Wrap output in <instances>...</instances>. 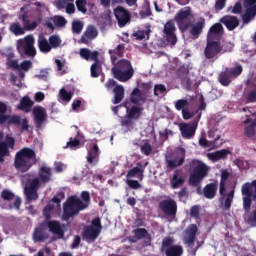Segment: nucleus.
I'll return each mask as SVG.
<instances>
[{
    "instance_id": "f257e3e1",
    "label": "nucleus",
    "mask_w": 256,
    "mask_h": 256,
    "mask_svg": "<svg viewBox=\"0 0 256 256\" xmlns=\"http://www.w3.org/2000/svg\"><path fill=\"white\" fill-rule=\"evenodd\" d=\"M190 175H189V185L192 187H197L196 191L198 195H201V183L207 175H209V166L200 160H192L189 163Z\"/></svg>"
},
{
    "instance_id": "f03ea898",
    "label": "nucleus",
    "mask_w": 256,
    "mask_h": 256,
    "mask_svg": "<svg viewBox=\"0 0 256 256\" xmlns=\"http://www.w3.org/2000/svg\"><path fill=\"white\" fill-rule=\"evenodd\" d=\"M227 179H229V172L224 170L221 173L220 183H219V203L220 206L224 207L225 211L231 210V205H233V199H235V188L227 193ZM227 193V194H226Z\"/></svg>"
},
{
    "instance_id": "7ed1b4c3",
    "label": "nucleus",
    "mask_w": 256,
    "mask_h": 256,
    "mask_svg": "<svg viewBox=\"0 0 256 256\" xmlns=\"http://www.w3.org/2000/svg\"><path fill=\"white\" fill-rule=\"evenodd\" d=\"M87 209V204L83 203L77 196H70L63 204L62 221H69L77 217L81 211Z\"/></svg>"
},
{
    "instance_id": "20e7f679",
    "label": "nucleus",
    "mask_w": 256,
    "mask_h": 256,
    "mask_svg": "<svg viewBox=\"0 0 256 256\" xmlns=\"http://www.w3.org/2000/svg\"><path fill=\"white\" fill-rule=\"evenodd\" d=\"M111 72L114 79H117V81H120L121 83H126V81H129L135 74L131 61L127 59L119 60L118 63L112 67Z\"/></svg>"
},
{
    "instance_id": "39448f33",
    "label": "nucleus",
    "mask_w": 256,
    "mask_h": 256,
    "mask_svg": "<svg viewBox=\"0 0 256 256\" xmlns=\"http://www.w3.org/2000/svg\"><path fill=\"white\" fill-rule=\"evenodd\" d=\"M7 113V104L0 102V125L8 123V125H16V127L21 126L22 131H29V120L24 118L21 120L19 115H6Z\"/></svg>"
},
{
    "instance_id": "423d86ee",
    "label": "nucleus",
    "mask_w": 256,
    "mask_h": 256,
    "mask_svg": "<svg viewBox=\"0 0 256 256\" xmlns=\"http://www.w3.org/2000/svg\"><path fill=\"white\" fill-rule=\"evenodd\" d=\"M241 193L243 196V209L246 213H249L253 201H256V180L244 183L241 188Z\"/></svg>"
},
{
    "instance_id": "0eeeda50",
    "label": "nucleus",
    "mask_w": 256,
    "mask_h": 256,
    "mask_svg": "<svg viewBox=\"0 0 256 256\" xmlns=\"http://www.w3.org/2000/svg\"><path fill=\"white\" fill-rule=\"evenodd\" d=\"M243 73V66L237 64L234 68L226 67L218 76V81L223 87H229L232 79H237Z\"/></svg>"
},
{
    "instance_id": "6e6552de",
    "label": "nucleus",
    "mask_w": 256,
    "mask_h": 256,
    "mask_svg": "<svg viewBox=\"0 0 256 256\" xmlns=\"http://www.w3.org/2000/svg\"><path fill=\"white\" fill-rule=\"evenodd\" d=\"M40 181L39 178L29 179L27 185L24 188V195H26L27 203H33V201H37L39 199V186Z\"/></svg>"
},
{
    "instance_id": "1a4fd4ad",
    "label": "nucleus",
    "mask_w": 256,
    "mask_h": 256,
    "mask_svg": "<svg viewBox=\"0 0 256 256\" xmlns=\"http://www.w3.org/2000/svg\"><path fill=\"white\" fill-rule=\"evenodd\" d=\"M19 53H23L26 57H35L37 50L35 49V38L31 35L26 36L24 41H20L18 44Z\"/></svg>"
},
{
    "instance_id": "9d476101",
    "label": "nucleus",
    "mask_w": 256,
    "mask_h": 256,
    "mask_svg": "<svg viewBox=\"0 0 256 256\" xmlns=\"http://www.w3.org/2000/svg\"><path fill=\"white\" fill-rule=\"evenodd\" d=\"M223 51V46L217 40H207L206 47L204 49V57L209 61H216L219 53Z\"/></svg>"
},
{
    "instance_id": "9b49d317",
    "label": "nucleus",
    "mask_w": 256,
    "mask_h": 256,
    "mask_svg": "<svg viewBox=\"0 0 256 256\" xmlns=\"http://www.w3.org/2000/svg\"><path fill=\"white\" fill-rule=\"evenodd\" d=\"M191 17V8L186 7L179 10V12L175 15L174 21H176L178 28L180 31H187L189 27H191V22L187 21Z\"/></svg>"
},
{
    "instance_id": "f8f14e48",
    "label": "nucleus",
    "mask_w": 256,
    "mask_h": 256,
    "mask_svg": "<svg viewBox=\"0 0 256 256\" xmlns=\"http://www.w3.org/2000/svg\"><path fill=\"white\" fill-rule=\"evenodd\" d=\"M177 27H175V20L170 19L164 24L163 34L165 35V39L168 45L171 47H175L177 45Z\"/></svg>"
},
{
    "instance_id": "ddd939ff",
    "label": "nucleus",
    "mask_w": 256,
    "mask_h": 256,
    "mask_svg": "<svg viewBox=\"0 0 256 256\" xmlns=\"http://www.w3.org/2000/svg\"><path fill=\"white\" fill-rule=\"evenodd\" d=\"M158 207L166 217H177V202L173 198L160 201Z\"/></svg>"
},
{
    "instance_id": "4468645a",
    "label": "nucleus",
    "mask_w": 256,
    "mask_h": 256,
    "mask_svg": "<svg viewBox=\"0 0 256 256\" xmlns=\"http://www.w3.org/2000/svg\"><path fill=\"white\" fill-rule=\"evenodd\" d=\"M114 17L118 22V27H125L127 23H131V13L123 6H118L114 9Z\"/></svg>"
},
{
    "instance_id": "2eb2a0df",
    "label": "nucleus",
    "mask_w": 256,
    "mask_h": 256,
    "mask_svg": "<svg viewBox=\"0 0 256 256\" xmlns=\"http://www.w3.org/2000/svg\"><path fill=\"white\" fill-rule=\"evenodd\" d=\"M15 148V138L7 135L4 142H0V163H5V157H9V149Z\"/></svg>"
},
{
    "instance_id": "dca6fc26",
    "label": "nucleus",
    "mask_w": 256,
    "mask_h": 256,
    "mask_svg": "<svg viewBox=\"0 0 256 256\" xmlns=\"http://www.w3.org/2000/svg\"><path fill=\"white\" fill-rule=\"evenodd\" d=\"M46 229H49L50 233L57 235L59 239H63L65 237V224H61V222L57 220L44 221Z\"/></svg>"
},
{
    "instance_id": "f3484780",
    "label": "nucleus",
    "mask_w": 256,
    "mask_h": 256,
    "mask_svg": "<svg viewBox=\"0 0 256 256\" xmlns=\"http://www.w3.org/2000/svg\"><path fill=\"white\" fill-rule=\"evenodd\" d=\"M34 116V125L36 129H41L43 123L47 121V110L42 106H35L32 110Z\"/></svg>"
},
{
    "instance_id": "a211bd4d",
    "label": "nucleus",
    "mask_w": 256,
    "mask_h": 256,
    "mask_svg": "<svg viewBox=\"0 0 256 256\" xmlns=\"http://www.w3.org/2000/svg\"><path fill=\"white\" fill-rule=\"evenodd\" d=\"M168 169H177L185 163V148L180 147L177 149L176 156L173 159L166 160Z\"/></svg>"
},
{
    "instance_id": "6ab92c4d",
    "label": "nucleus",
    "mask_w": 256,
    "mask_h": 256,
    "mask_svg": "<svg viewBox=\"0 0 256 256\" xmlns=\"http://www.w3.org/2000/svg\"><path fill=\"white\" fill-rule=\"evenodd\" d=\"M32 237L34 243H43L49 239V233H47L45 222L39 223L38 227L34 229Z\"/></svg>"
},
{
    "instance_id": "aec40b11",
    "label": "nucleus",
    "mask_w": 256,
    "mask_h": 256,
    "mask_svg": "<svg viewBox=\"0 0 256 256\" xmlns=\"http://www.w3.org/2000/svg\"><path fill=\"white\" fill-rule=\"evenodd\" d=\"M225 33V28H223V24L215 23L212 25L207 33V40L210 41H219L221 37H223V34Z\"/></svg>"
},
{
    "instance_id": "412c9836",
    "label": "nucleus",
    "mask_w": 256,
    "mask_h": 256,
    "mask_svg": "<svg viewBox=\"0 0 256 256\" xmlns=\"http://www.w3.org/2000/svg\"><path fill=\"white\" fill-rule=\"evenodd\" d=\"M179 128L183 139H193V137H195V132L197 131V122L181 123Z\"/></svg>"
},
{
    "instance_id": "4be33fe9",
    "label": "nucleus",
    "mask_w": 256,
    "mask_h": 256,
    "mask_svg": "<svg viewBox=\"0 0 256 256\" xmlns=\"http://www.w3.org/2000/svg\"><path fill=\"white\" fill-rule=\"evenodd\" d=\"M198 231L197 224H190L185 230L184 243L189 245V247H193V245H195V239H197Z\"/></svg>"
},
{
    "instance_id": "5701e85b",
    "label": "nucleus",
    "mask_w": 256,
    "mask_h": 256,
    "mask_svg": "<svg viewBox=\"0 0 256 256\" xmlns=\"http://www.w3.org/2000/svg\"><path fill=\"white\" fill-rule=\"evenodd\" d=\"M23 159H34L37 160V154L31 148H22L15 155V163L21 165L23 163Z\"/></svg>"
},
{
    "instance_id": "b1692460",
    "label": "nucleus",
    "mask_w": 256,
    "mask_h": 256,
    "mask_svg": "<svg viewBox=\"0 0 256 256\" xmlns=\"http://www.w3.org/2000/svg\"><path fill=\"white\" fill-rule=\"evenodd\" d=\"M178 79H180L182 85L186 86V89H191L193 83L191 82V78L189 77V68L185 66H180L176 72Z\"/></svg>"
},
{
    "instance_id": "393cba45",
    "label": "nucleus",
    "mask_w": 256,
    "mask_h": 256,
    "mask_svg": "<svg viewBox=\"0 0 256 256\" xmlns=\"http://www.w3.org/2000/svg\"><path fill=\"white\" fill-rule=\"evenodd\" d=\"M219 22L222 23L228 31H235L239 25V18L233 15H225L220 18Z\"/></svg>"
},
{
    "instance_id": "a878e982",
    "label": "nucleus",
    "mask_w": 256,
    "mask_h": 256,
    "mask_svg": "<svg viewBox=\"0 0 256 256\" xmlns=\"http://www.w3.org/2000/svg\"><path fill=\"white\" fill-rule=\"evenodd\" d=\"M51 177H53V173L51 172V168L47 166H42L38 171V177L36 179H39L41 185H47L51 181Z\"/></svg>"
},
{
    "instance_id": "bb28decb",
    "label": "nucleus",
    "mask_w": 256,
    "mask_h": 256,
    "mask_svg": "<svg viewBox=\"0 0 256 256\" xmlns=\"http://www.w3.org/2000/svg\"><path fill=\"white\" fill-rule=\"evenodd\" d=\"M97 35H99V31H97V28L95 26L90 25L87 27L86 31L83 33L81 37V42L84 43V45H87L89 41H93V39H97Z\"/></svg>"
},
{
    "instance_id": "cd10ccee",
    "label": "nucleus",
    "mask_w": 256,
    "mask_h": 256,
    "mask_svg": "<svg viewBox=\"0 0 256 256\" xmlns=\"http://www.w3.org/2000/svg\"><path fill=\"white\" fill-rule=\"evenodd\" d=\"M219 182L215 180L212 183L206 184L203 188V195L206 199H215L217 197V187Z\"/></svg>"
},
{
    "instance_id": "c85d7f7f",
    "label": "nucleus",
    "mask_w": 256,
    "mask_h": 256,
    "mask_svg": "<svg viewBox=\"0 0 256 256\" xmlns=\"http://www.w3.org/2000/svg\"><path fill=\"white\" fill-rule=\"evenodd\" d=\"M190 35L193 37V39H199V35L203 33V29H205V18H200L199 21H197L194 24H190Z\"/></svg>"
},
{
    "instance_id": "c756f323",
    "label": "nucleus",
    "mask_w": 256,
    "mask_h": 256,
    "mask_svg": "<svg viewBox=\"0 0 256 256\" xmlns=\"http://www.w3.org/2000/svg\"><path fill=\"white\" fill-rule=\"evenodd\" d=\"M19 21L23 23V27L26 31H35L37 29V21L31 22L29 19V14L27 12H23L18 16Z\"/></svg>"
},
{
    "instance_id": "7c9ffc66",
    "label": "nucleus",
    "mask_w": 256,
    "mask_h": 256,
    "mask_svg": "<svg viewBox=\"0 0 256 256\" xmlns=\"http://www.w3.org/2000/svg\"><path fill=\"white\" fill-rule=\"evenodd\" d=\"M99 153V146L97 144H94L93 147L88 150L86 157L87 162L90 165H97V163H99Z\"/></svg>"
},
{
    "instance_id": "2f4dec72",
    "label": "nucleus",
    "mask_w": 256,
    "mask_h": 256,
    "mask_svg": "<svg viewBox=\"0 0 256 256\" xmlns=\"http://www.w3.org/2000/svg\"><path fill=\"white\" fill-rule=\"evenodd\" d=\"M170 185L172 189H179V187H183V185H185V178H183L181 171H174V174L170 179Z\"/></svg>"
},
{
    "instance_id": "473e14b6",
    "label": "nucleus",
    "mask_w": 256,
    "mask_h": 256,
    "mask_svg": "<svg viewBox=\"0 0 256 256\" xmlns=\"http://www.w3.org/2000/svg\"><path fill=\"white\" fill-rule=\"evenodd\" d=\"M256 17V5L247 4L246 11L242 15V21L244 25H249Z\"/></svg>"
},
{
    "instance_id": "72a5a7b5",
    "label": "nucleus",
    "mask_w": 256,
    "mask_h": 256,
    "mask_svg": "<svg viewBox=\"0 0 256 256\" xmlns=\"http://www.w3.org/2000/svg\"><path fill=\"white\" fill-rule=\"evenodd\" d=\"M33 105H35V102H33L29 96H24L20 100V105L17 106V109L24 111V113H29L31 109H33Z\"/></svg>"
},
{
    "instance_id": "f704fd0d",
    "label": "nucleus",
    "mask_w": 256,
    "mask_h": 256,
    "mask_svg": "<svg viewBox=\"0 0 256 256\" xmlns=\"http://www.w3.org/2000/svg\"><path fill=\"white\" fill-rule=\"evenodd\" d=\"M148 165L149 162H146L144 166L143 164H141V162H138L136 164V167L128 171L127 177H136V175H138V177L143 178V173H145V167H147Z\"/></svg>"
},
{
    "instance_id": "c9c22d12",
    "label": "nucleus",
    "mask_w": 256,
    "mask_h": 256,
    "mask_svg": "<svg viewBox=\"0 0 256 256\" xmlns=\"http://www.w3.org/2000/svg\"><path fill=\"white\" fill-rule=\"evenodd\" d=\"M99 235H101V232L93 226H87L83 231V238L89 241H95Z\"/></svg>"
},
{
    "instance_id": "e433bc0d",
    "label": "nucleus",
    "mask_w": 256,
    "mask_h": 256,
    "mask_svg": "<svg viewBox=\"0 0 256 256\" xmlns=\"http://www.w3.org/2000/svg\"><path fill=\"white\" fill-rule=\"evenodd\" d=\"M130 101L134 105H138V103H145L147 101V98L143 95V92L139 88H134L131 92Z\"/></svg>"
},
{
    "instance_id": "4c0bfd02",
    "label": "nucleus",
    "mask_w": 256,
    "mask_h": 256,
    "mask_svg": "<svg viewBox=\"0 0 256 256\" xmlns=\"http://www.w3.org/2000/svg\"><path fill=\"white\" fill-rule=\"evenodd\" d=\"M37 163V160L33 158H22V163L18 164L14 162V166L16 169H21L23 172L29 171L30 167H33Z\"/></svg>"
},
{
    "instance_id": "58836bf2",
    "label": "nucleus",
    "mask_w": 256,
    "mask_h": 256,
    "mask_svg": "<svg viewBox=\"0 0 256 256\" xmlns=\"http://www.w3.org/2000/svg\"><path fill=\"white\" fill-rule=\"evenodd\" d=\"M134 234L133 238H130V243H137V241H141V239H145L149 232L145 228H137L132 231Z\"/></svg>"
},
{
    "instance_id": "ea45409f",
    "label": "nucleus",
    "mask_w": 256,
    "mask_h": 256,
    "mask_svg": "<svg viewBox=\"0 0 256 256\" xmlns=\"http://www.w3.org/2000/svg\"><path fill=\"white\" fill-rule=\"evenodd\" d=\"M114 105H118V103H121L123 101V98L125 97V88H123L122 85H117L114 87Z\"/></svg>"
},
{
    "instance_id": "a19ab883",
    "label": "nucleus",
    "mask_w": 256,
    "mask_h": 256,
    "mask_svg": "<svg viewBox=\"0 0 256 256\" xmlns=\"http://www.w3.org/2000/svg\"><path fill=\"white\" fill-rule=\"evenodd\" d=\"M166 256H182L183 255V246L173 245L165 249Z\"/></svg>"
},
{
    "instance_id": "79ce46f5",
    "label": "nucleus",
    "mask_w": 256,
    "mask_h": 256,
    "mask_svg": "<svg viewBox=\"0 0 256 256\" xmlns=\"http://www.w3.org/2000/svg\"><path fill=\"white\" fill-rule=\"evenodd\" d=\"M142 113H143V107L132 106L130 110L127 112V116L130 117V119H135L137 121L141 119Z\"/></svg>"
},
{
    "instance_id": "37998d69",
    "label": "nucleus",
    "mask_w": 256,
    "mask_h": 256,
    "mask_svg": "<svg viewBox=\"0 0 256 256\" xmlns=\"http://www.w3.org/2000/svg\"><path fill=\"white\" fill-rule=\"evenodd\" d=\"M145 31L139 30L133 34V37L137 39L138 41H143L145 39V35L147 39H149V35H151V24H146L145 26Z\"/></svg>"
},
{
    "instance_id": "c03bdc74",
    "label": "nucleus",
    "mask_w": 256,
    "mask_h": 256,
    "mask_svg": "<svg viewBox=\"0 0 256 256\" xmlns=\"http://www.w3.org/2000/svg\"><path fill=\"white\" fill-rule=\"evenodd\" d=\"M38 47L41 53H49L51 52V44L45 37H40L38 39Z\"/></svg>"
},
{
    "instance_id": "a18cd8bd",
    "label": "nucleus",
    "mask_w": 256,
    "mask_h": 256,
    "mask_svg": "<svg viewBox=\"0 0 256 256\" xmlns=\"http://www.w3.org/2000/svg\"><path fill=\"white\" fill-rule=\"evenodd\" d=\"M229 154H231V151L227 149H222L212 153L211 158L212 161H221V159H225Z\"/></svg>"
},
{
    "instance_id": "49530a36",
    "label": "nucleus",
    "mask_w": 256,
    "mask_h": 256,
    "mask_svg": "<svg viewBox=\"0 0 256 256\" xmlns=\"http://www.w3.org/2000/svg\"><path fill=\"white\" fill-rule=\"evenodd\" d=\"M10 31L14 35H25V31L27 30H25L24 27L19 24V22H14L10 25Z\"/></svg>"
},
{
    "instance_id": "de8ad7c7",
    "label": "nucleus",
    "mask_w": 256,
    "mask_h": 256,
    "mask_svg": "<svg viewBox=\"0 0 256 256\" xmlns=\"http://www.w3.org/2000/svg\"><path fill=\"white\" fill-rule=\"evenodd\" d=\"M81 145V140L79 138H69V141L66 143V146H64V149H71L72 151H75V149H79V146Z\"/></svg>"
},
{
    "instance_id": "09e8293b",
    "label": "nucleus",
    "mask_w": 256,
    "mask_h": 256,
    "mask_svg": "<svg viewBox=\"0 0 256 256\" xmlns=\"http://www.w3.org/2000/svg\"><path fill=\"white\" fill-rule=\"evenodd\" d=\"M140 151L142 155H145L146 157H149V155L153 153V146L149 143V140H145L143 145L140 146Z\"/></svg>"
},
{
    "instance_id": "8fccbe9b",
    "label": "nucleus",
    "mask_w": 256,
    "mask_h": 256,
    "mask_svg": "<svg viewBox=\"0 0 256 256\" xmlns=\"http://www.w3.org/2000/svg\"><path fill=\"white\" fill-rule=\"evenodd\" d=\"M101 71H103V68L101 67V62L93 63L90 67L91 77H99V75H101Z\"/></svg>"
},
{
    "instance_id": "3c124183",
    "label": "nucleus",
    "mask_w": 256,
    "mask_h": 256,
    "mask_svg": "<svg viewBox=\"0 0 256 256\" xmlns=\"http://www.w3.org/2000/svg\"><path fill=\"white\" fill-rule=\"evenodd\" d=\"M228 13H233V15H239L243 12V6L241 2H236L234 6H230L227 9Z\"/></svg>"
},
{
    "instance_id": "603ef678",
    "label": "nucleus",
    "mask_w": 256,
    "mask_h": 256,
    "mask_svg": "<svg viewBox=\"0 0 256 256\" xmlns=\"http://www.w3.org/2000/svg\"><path fill=\"white\" fill-rule=\"evenodd\" d=\"M120 125L122 127H126L129 131H131V129H133L134 127L133 118L126 115L124 118L121 119Z\"/></svg>"
},
{
    "instance_id": "864d4df0",
    "label": "nucleus",
    "mask_w": 256,
    "mask_h": 256,
    "mask_svg": "<svg viewBox=\"0 0 256 256\" xmlns=\"http://www.w3.org/2000/svg\"><path fill=\"white\" fill-rule=\"evenodd\" d=\"M59 95L65 103H69V101L73 99V93L68 92L67 90H65V88L60 89Z\"/></svg>"
},
{
    "instance_id": "5fc2aeb1",
    "label": "nucleus",
    "mask_w": 256,
    "mask_h": 256,
    "mask_svg": "<svg viewBox=\"0 0 256 256\" xmlns=\"http://www.w3.org/2000/svg\"><path fill=\"white\" fill-rule=\"evenodd\" d=\"M1 198L3 201H13V199H15V194L9 189H4L1 192Z\"/></svg>"
},
{
    "instance_id": "6e6d98bb",
    "label": "nucleus",
    "mask_w": 256,
    "mask_h": 256,
    "mask_svg": "<svg viewBox=\"0 0 256 256\" xmlns=\"http://www.w3.org/2000/svg\"><path fill=\"white\" fill-rule=\"evenodd\" d=\"M52 21L56 27H65L67 25V20L63 16H54Z\"/></svg>"
},
{
    "instance_id": "4d7b16f0",
    "label": "nucleus",
    "mask_w": 256,
    "mask_h": 256,
    "mask_svg": "<svg viewBox=\"0 0 256 256\" xmlns=\"http://www.w3.org/2000/svg\"><path fill=\"white\" fill-rule=\"evenodd\" d=\"M49 43H50L51 49H57V47L61 45V39L57 35H52L49 37Z\"/></svg>"
},
{
    "instance_id": "13d9d810",
    "label": "nucleus",
    "mask_w": 256,
    "mask_h": 256,
    "mask_svg": "<svg viewBox=\"0 0 256 256\" xmlns=\"http://www.w3.org/2000/svg\"><path fill=\"white\" fill-rule=\"evenodd\" d=\"M76 7L80 13H87V0H76Z\"/></svg>"
},
{
    "instance_id": "bf43d9fd",
    "label": "nucleus",
    "mask_w": 256,
    "mask_h": 256,
    "mask_svg": "<svg viewBox=\"0 0 256 256\" xmlns=\"http://www.w3.org/2000/svg\"><path fill=\"white\" fill-rule=\"evenodd\" d=\"M72 31L79 35L83 31V22L77 20L72 22Z\"/></svg>"
},
{
    "instance_id": "052dcab7",
    "label": "nucleus",
    "mask_w": 256,
    "mask_h": 256,
    "mask_svg": "<svg viewBox=\"0 0 256 256\" xmlns=\"http://www.w3.org/2000/svg\"><path fill=\"white\" fill-rule=\"evenodd\" d=\"M246 223L250 225V227H256V210H253L246 219Z\"/></svg>"
},
{
    "instance_id": "680f3d73",
    "label": "nucleus",
    "mask_w": 256,
    "mask_h": 256,
    "mask_svg": "<svg viewBox=\"0 0 256 256\" xmlns=\"http://www.w3.org/2000/svg\"><path fill=\"white\" fill-rule=\"evenodd\" d=\"M173 243H175L173 237H165L162 240V251L163 249H169V247H173Z\"/></svg>"
},
{
    "instance_id": "e2e57ef3",
    "label": "nucleus",
    "mask_w": 256,
    "mask_h": 256,
    "mask_svg": "<svg viewBox=\"0 0 256 256\" xmlns=\"http://www.w3.org/2000/svg\"><path fill=\"white\" fill-rule=\"evenodd\" d=\"M33 67V62H31L30 60H24L23 62H21V64L19 65V71H29V69H31Z\"/></svg>"
},
{
    "instance_id": "0e129e2a",
    "label": "nucleus",
    "mask_w": 256,
    "mask_h": 256,
    "mask_svg": "<svg viewBox=\"0 0 256 256\" xmlns=\"http://www.w3.org/2000/svg\"><path fill=\"white\" fill-rule=\"evenodd\" d=\"M187 105H189V101H187V99H180L177 100L175 108L177 109V111H183L185 107H187Z\"/></svg>"
},
{
    "instance_id": "69168bd1",
    "label": "nucleus",
    "mask_w": 256,
    "mask_h": 256,
    "mask_svg": "<svg viewBox=\"0 0 256 256\" xmlns=\"http://www.w3.org/2000/svg\"><path fill=\"white\" fill-rule=\"evenodd\" d=\"M247 103H256V89L251 90L246 95Z\"/></svg>"
},
{
    "instance_id": "338daca9",
    "label": "nucleus",
    "mask_w": 256,
    "mask_h": 256,
    "mask_svg": "<svg viewBox=\"0 0 256 256\" xmlns=\"http://www.w3.org/2000/svg\"><path fill=\"white\" fill-rule=\"evenodd\" d=\"M90 227H94L96 231H99L101 233V229H103V226L101 225V218H94Z\"/></svg>"
},
{
    "instance_id": "774afa93",
    "label": "nucleus",
    "mask_w": 256,
    "mask_h": 256,
    "mask_svg": "<svg viewBox=\"0 0 256 256\" xmlns=\"http://www.w3.org/2000/svg\"><path fill=\"white\" fill-rule=\"evenodd\" d=\"M51 211H53V206L47 205L43 210V215L46 221H51Z\"/></svg>"
}]
</instances>
